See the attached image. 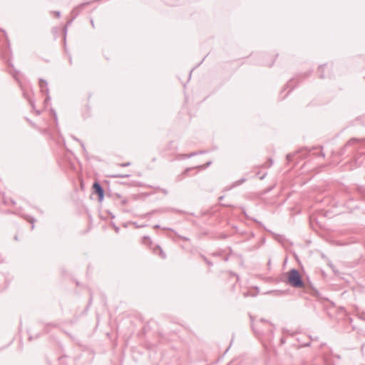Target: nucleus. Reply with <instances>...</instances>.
<instances>
[{
  "instance_id": "obj_1",
  "label": "nucleus",
  "mask_w": 365,
  "mask_h": 365,
  "mask_svg": "<svg viewBox=\"0 0 365 365\" xmlns=\"http://www.w3.org/2000/svg\"><path fill=\"white\" fill-rule=\"evenodd\" d=\"M250 317L253 332L260 339L264 346L267 349L268 344H270L274 339V325L263 318L255 322L254 317L252 315Z\"/></svg>"
},
{
  "instance_id": "obj_2",
  "label": "nucleus",
  "mask_w": 365,
  "mask_h": 365,
  "mask_svg": "<svg viewBox=\"0 0 365 365\" xmlns=\"http://www.w3.org/2000/svg\"><path fill=\"white\" fill-rule=\"evenodd\" d=\"M287 282L294 288H302L305 286V283L302 277L297 269H291L287 273Z\"/></svg>"
},
{
  "instance_id": "obj_3",
  "label": "nucleus",
  "mask_w": 365,
  "mask_h": 365,
  "mask_svg": "<svg viewBox=\"0 0 365 365\" xmlns=\"http://www.w3.org/2000/svg\"><path fill=\"white\" fill-rule=\"evenodd\" d=\"M93 192L98 195V201L101 202L105 197V192L103 186L99 182L96 181L93 184Z\"/></svg>"
},
{
  "instance_id": "obj_4",
  "label": "nucleus",
  "mask_w": 365,
  "mask_h": 365,
  "mask_svg": "<svg viewBox=\"0 0 365 365\" xmlns=\"http://www.w3.org/2000/svg\"><path fill=\"white\" fill-rule=\"evenodd\" d=\"M312 71H313L312 70H310V71H307V72H305V73H300V74L297 75L295 78H292V79H291V80L287 83V86H287V88H290L289 91H292V90L294 88V86H293V82H294V81H297V82H299V80H301V79H304V78H307L308 76H309L311 75V73H312Z\"/></svg>"
},
{
  "instance_id": "obj_5",
  "label": "nucleus",
  "mask_w": 365,
  "mask_h": 365,
  "mask_svg": "<svg viewBox=\"0 0 365 365\" xmlns=\"http://www.w3.org/2000/svg\"><path fill=\"white\" fill-rule=\"evenodd\" d=\"M305 286L302 288H304L305 291L314 297L319 296V292L314 287L313 284L308 279L307 282H304Z\"/></svg>"
},
{
  "instance_id": "obj_6",
  "label": "nucleus",
  "mask_w": 365,
  "mask_h": 365,
  "mask_svg": "<svg viewBox=\"0 0 365 365\" xmlns=\"http://www.w3.org/2000/svg\"><path fill=\"white\" fill-rule=\"evenodd\" d=\"M39 86L41 88V91L42 93L45 92L46 93V98H45V103L51 100V97H50V96L48 94L49 89L48 88V83H47V81L45 79L40 78L39 79Z\"/></svg>"
},
{
  "instance_id": "obj_7",
  "label": "nucleus",
  "mask_w": 365,
  "mask_h": 365,
  "mask_svg": "<svg viewBox=\"0 0 365 365\" xmlns=\"http://www.w3.org/2000/svg\"><path fill=\"white\" fill-rule=\"evenodd\" d=\"M90 4V2H86V3H83V4H79L78 6H77L76 7H75L72 11H71V15L73 16V19H75L78 16V14H80L81 11L86 6V5H88Z\"/></svg>"
},
{
  "instance_id": "obj_8",
  "label": "nucleus",
  "mask_w": 365,
  "mask_h": 365,
  "mask_svg": "<svg viewBox=\"0 0 365 365\" xmlns=\"http://www.w3.org/2000/svg\"><path fill=\"white\" fill-rule=\"evenodd\" d=\"M361 141L360 139L359 138H351L345 145L343 147V148L341 149V152H340V155H343L345 152V150L347 147H349V146H353L354 145H356V143H359V142Z\"/></svg>"
},
{
  "instance_id": "obj_9",
  "label": "nucleus",
  "mask_w": 365,
  "mask_h": 365,
  "mask_svg": "<svg viewBox=\"0 0 365 365\" xmlns=\"http://www.w3.org/2000/svg\"><path fill=\"white\" fill-rule=\"evenodd\" d=\"M179 212V213L183 212L182 210H179L175 208L170 207V208H166V209H163V210H153L152 212L147 213L146 215H152L155 212Z\"/></svg>"
},
{
  "instance_id": "obj_10",
  "label": "nucleus",
  "mask_w": 365,
  "mask_h": 365,
  "mask_svg": "<svg viewBox=\"0 0 365 365\" xmlns=\"http://www.w3.org/2000/svg\"><path fill=\"white\" fill-rule=\"evenodd\" d=\"M327 64H323V65H321L319 66V68H318V71L319 73V78H325L327 77H329L330 78L331 76L330 75H325L324 72V68L327 67Z\"/></svg>"
},
{
  "instance_id": "obj_11",
  "label": "nucleus",
  "mask_w": 365,
  "mask_h": 365,
  "mask_svg": "<svg viewBox=\"0 0 365 365\" xmlns=\"http://www.w3.org/2000/svg\"><path fill=\"white\" fill-rule=\"evenodd\" d=\"M154 252L156 255H158L161 257V258L165 259L166 257L165 253L163 252L162 248L159 245H156L155 248L154 249Z\"/></svg>"
},
{
  "instance_id": "obj_12",
  "label": "nucleus",
  "mask_w": 365,
  "mask_h": 365,
  "mask_svg": "<svg viewBox=\"0 0 365 365\" xmlns=\"http://www.w3.org/2000/svg\"><path fill=\"white\" fill-rule=\"evenodd\" d=\"M303 150H303V149H302V150H297V151H296V152H294V153L287 154V156H286V159H287V162H288V163L292 162V159H293V158H294V156L296 154H297V153H299L302 152Z\"/></svg>"
},
{
  "instance_id": "obj_13",
  "label": "nucleus",
  "mask_w": 365,
  "mask_h": 365,
  "mask_svg": "<svg viewBox=\"0 0 365 365\" xmlns=\"http://www.w3.org/2000/svg\"><path fill=\"white\" fill-rule=\"evenodd\" d=\"M73 20L74 19H73V17H72L70 20H68L67 21L66 24L65 25V26L63 28V34H64L63 39H64V41H66L67 31H68V26L72 24Z\"/></svg>"
},
{
  "instance_id": "obj_14",
  "label": "nucleus",
  "mask_w": 365,
  "mask_h": 365,
  "mask_svg": "<svg viewBox=\"0 0 365 365\" xmlns=\"http://www.w3.org/2000/svg\"><path fill=\"white\" fill-rule=\"evenodd\" d=\"M24 218L29 222L31 224V230H34V222L36 221V219L34 217L29 216V215H25Z\"/></svg>"
},
{
  "instance_id": "obj_15",
  "label": "nucleus",
  "mask_w": 365,
  "mask_h": 365,
  "mask_svg": "<svg viewBox=\"0 0 365 365\" xmlns=\"http://www.w3.org/2000/svg\"><path fill=\"white\" fill-rule=\"evenodd\" d=\"M205 151L204 150H200V151H198V152H192V153H190L189 154H187L186 155H185V157H187V158H190L192 157H194V156H196L199 154H203L205 153Z\"/></svg>"
},
{
  "instance_id": "obj_16",
  "label": "nucleus",
  "mask_w": 365,
  "mask_h": 365,
  "mask_svg": "<svg viewBox=\"0 0 365 365\" xmlns=\"http://www.w3.org/2000/svg\"><path fill=\"white\" fill-rule=\"evenodd\" d=\"M130 175L129 174H115L111 175L112 178H129Z\"/></svg>"
},
{
  "instance_id": "obj_17",
  "label": "nucleus",
  "mask_w": 365,
  "mask_h": 365,
  "mask_svg": "<svg viewBox=\"0 0 365 365\" xmlns=\"http://www.w3.org/2000/svg\"><path fill=\"white\" fill-rule=\"evenodd\" d=\"M168 150H173L176 151L178 150V146L173 145V142L170 141L168 145Z\"/></svg>"
},
{
  "instance_id": "obj_18",
  "label": "nucleus",
  "mask_w": 365,
  "mask_h": 365,
  "mask_svg": "<svg viewBox=\"0 0 365 365\" xmlns=\"http://www.w3.org/2000/svg\"><path fill=\"white\" fill-rule=\"evenodd\" d=\"M245 181H246V178H242L240 179L239 180H237L236 182H235L234 184L232 185V187L240 185L242 184L243 182H245Z\"/></svg>"
},
{
  "instance_id": "obj_19",
  "label": "nucleus",
  "mask_w": 365,
  "mask_h": 365,
  "mask_svg": "<svg viewBox=\"0 0 365 365\" xmlns=\"http://www.w3.org/2000/svg\"><path fill=\"white\" fill-rule=\"evenodd\" d=\"M211 163H212V162L209 161V162L206 163L205 165H198V166H196L195 168H200V169H205V168H208L211 165Z\"/></svg>"
},
{
  "instance_id": "obj_20",
  "label": "nucleus",
  "mask_w": 365,
  "mask_h": 365,
  "mask_svg": "<svg viewBox=\"0 0 365 365\" xmlns=\"http://www.w3.org/2000/svg\"><path fill=\"white\" fill-rule=\"evenodd\" d=\"M196 168L195 167H193V168H186L183 173H182V175H185V176H187L189 175V173L190 171H191L193 169H195Z\"/></svg>"
},
{
  "instance_id": "obj_21",
  "label": "nucleus",
  "mask_w": 365,
  "mask_h": 365,
  "mask_svg": "<svg viewBox=\"0 0 365 365\" xmlns=\"http://www.w3.org/2000/svg\"><path fill=\"white\" fill-rule=\"evenodd\" d=\"M187 154H178V155H176L175 159L178 160H183V159L187 158V157L185 156Z\"/></svg>"
},
{
  "instance_id": "obj_22",
  "label": "nucleus",
  "mask_w": 365,
  "mask_h": 365,
  "mask_svg": "<svg viewBox=\"0 0 365 365\" xmlns=\"http://www.w3.org/2000/svg\"><path fill=\"white\" fill-rule=\"evenodd\" d=\"M358 191L362 196H364V197H365V187H359L358 188Z\"/></svg>"
},
{
  "instance_id": "obj_23",
  "label": "nucleus",
  "mask_w": 365,
  "mask_h": 365,
  "mask_svg": "<svg viewBox=\"0 0 365 365\" xmlns=\"http://www.w3.org/2000/svg\"><path fill=\"white\" fill-rule=\"evenodd\" d=\"M48 327H55L56 325L55 324H48L47 325H46L45 327L43 328V333L44 334L48 332Z\"/></svg>"
},
{
  "instance_id": "obj_24",
  "label": "nucleus",
  "mask_w": 365,
  "mask_h": 365,
  "mask_svg": "<svg viewBox=\"0 0 365 365\" xmlns=\"http://www.w3.org/2000/svg\"><path fill=\"white\" fill-rule=\"evenodd\" d=\"M73 140H76V141H78V142H79V143H81V147H82V148H83V150L84 153H86V148H85V145H84L83 143V142H81L80 140H78L77 138H76V137H74V136H73Z\"/></svg>"
},
{
  "instance_id": "obj_25",
  "label": "nucleus",
  "mask_w": 365,
  "mask_h": 365,
  "mask_svg": "<svg viewBox=\"0 0 365 365\" xmlns=\"http://www.w3.org/2000/svg\"><path fill=\"white\" fill-rule=\"evenodd\" d=\"M51 112L53 116V118L56 121V123L57 124L58 123V118H57V114H56V112L53 110V109H51Z\"/></svg>"
},
{
  "instance_id": "obj_26",
  "label": "nucleus",
  "mask_w": 365,
  "mask_h": 365,
  "mask_svg": "<svg viewBox=\"0 0 365 365\" xmlns=\"http://www.w3.org/2000/svg\"><path fill=\"white\" fill-rule=\"evenodd\" d=\"M92 301H93V294H92V293H91V294H90L89 300H88V305H87V306H86V310H87V309L89 308L90 305H91V303H92Z\"/></svg>"
},
{
  "instance_id": "obj_27",
  "label": "nucleus",
  "mask_w": 365,
  "mask_h": 365,
  "mask_svg": "<svg viewBox=\"0 0 365 365\" xmlns=\"http://www.w3.org/2000/svg\"><path fill=\"white\" fill-rule=\"evenodd\" d=\"M111 225H112V227L114 228L115 232L116 233H118V232H119V231H120V227H118V226H117L114 222H112V223H111Z\"/></svg>"
},
{
  "instance_id": "obj_28",
  "label": "nucleus",
  "mask_w": 365,
  "mask_h": 365,
  "mask_svg": "<svg viewBox=\"0 0 365 365\" xmlns=\"http://www.w3.org/2000/svg\"><path fill=\"white\" fill-rule=\"evenodd\" d=\"M202 257L204 261L206 262V264H207L209 266H212V262H210L206 257H205L203 255Z\"/></svg>"
},
{
  "instance_id": "obj_29",
  "label": "nucleus",
  "mask_w": 365,
  "mask_h": 365,
  "mask_svg": "<svg viewBox=\"0 0 365 365\" xmlns=\"http://www.w3.org/2000/svg\"><path fill=\"white\" fill-rule=\"evenodd\" d=\"M143 242H144V243H146V242L151 243V240H150V238L148 236H144L143 237Z\"/></svg>"
},
{
  "instance_id": "obj_30",
  "label": "nucleus",
  "mask_w": 365,
  "mask_h": 365,
  "mask_svg": "<svg viewBox=\"0 0 365 365\" xmlns=\"http://www.w3.org/2000/svg\"><path fill=\"white\" fill-rule=\"evenodd\" d=\"M28 101H29L30 105L31 106V107L33 108H35L34 101L31 98H28Z\"/></svg>"
},
{
  "instance_id": "obj_31",
  "label": "nucleus",
  "mask_w": 365,
  "mask_h": 365,
  "mask_svg": "<svg viewBox=\"0 0 365 365\" xmlns=\"http://www.w3.org/2000/svg\"><path fill=\"white\" fill-rule=\"evenodd\" d=\"M40 335H41V334H37L34 336H33L32 335H30L29 339V340H32L33 339H37L38 337L40 336Z\"/></svg>"
},
{
  "instance_id": "obj_32",
  "label": "nucleus",
  "mask_w": 365,
  "mask_h": 365,
  "mask_svg": "<svg viewBox=\"0 0 365 365\" xmlns=\"http://www.w3.org/2000/svg\"><path fill=\"white\" fill-rule=\"evenodd\" d=\"M315 147H313L312 148H304V150H306V154H309L312 150H314Z\"/></svg>"
},
{
  "instance_id": "obj_33",
  "label": "nucleus",
  "mask_w": 365,
  "mask_h": 365,
  "mask_svg": "<svg viewBox=\"0 0 365 365\" xmlns=\"http://www.w3.org/2000/svg\"><path fill=\"white\" fill-rule=\"evenodd\" d=\"M53 13L56 15L57 18L61 16V12L59 11H53Z\"/></svg>"
},
{
  "instance_id": "obj_34",
  "label": "nucleus",
  "mask_w": 365,
  "mask_h": 365,
  "mask_svg": "<svg viewBox=\"0 0 365 365\" xmlns=\"http://www.w3.org/2000/svg\"><path fill=\"white\" fill-rule=\"evenodd\" d=\"M130 165V163L128 162V163H121V164L120 165V166H121V167H128V166H129Z\"/></svg>"
},
{
  "instance_id": "obj_35",
  "label": "nucleus",
  "mask_w": 365,
  "mask_h": 365,
  "mask_svg": "<svg viewBox=\"0 0 365 365\" xmlns=\"http://www.w3.org/2000/svg\"><path fill=\"white\" fill-rule=\"evenodd\" d=\"M241 210H242V212L243 213V215H244L246 217H248L247 214V212H246V210H245V207H241Z\"/></svg>"
},
{
  "instance_id": "obj_36",
  "label": "nucleus",
  "mask_w": 365,
  "mask_h": 365,
  "mask_svg": "<svg viewBox=\"0 0 365 365\" xmlns=\"http://www.w3.org/2000/svg\"><path fill=\"white\" fill-rule=\"evenodd\" d=\"M268 160H269V165H267V168H269V167H271V166H272V165L273 164V160H272V158H269Z\"/></svg>"
},
{
  "instance_id": "obj_37",
  "label": "nucleus",
  "mask_w": 365,
  "mask_h": 365,
  "mask_svg": "<svg viewBox=\"0 0 365 365\" xmlns=\"http://www.w3.org/2000/svg\"><path fill=\"white\" fill-rule=\"evenodd\" d=\"M180 238L182 239L184 241H188L189 239L186 237L180 236Z\"/></svg>"
},
{
  "instance_id": "obj_38",
  "label": "nucleus",
  "mask_w": 365,
  "mask_h": 365,
  "mask_svg": "<svg viewBox=\"0 0 365 365\" xmlns=\"http://www.w3.org/2000/svg\"><path fill=\"white\" fill-rule=\"evenodd\" d=\"M161 191L165 195H167L168 193V191L166 189H162Z\"/></svg>"
},
{
  "instance_id": "obj_39",
  "label": "nucleus",
  "mask_w": 365,
  "mask_h": 365,
  "mask_svg": "<svg viewBox=\"0 0 365 365\" xmlns=\"http://www.w3.org/2000/svg\"><path fill=\"white\" fill-rule=\"evenodd\" d=\"M220 237L221 239H225V238H227V235L226 234H222Z\"/></svg>"
},
{
  "instance_id": "obj_40",
  "label": "nucleus",
  "mask_w": 365,
  "mask_h": 365,
  "mask_svg": "<svg viewBox=\"0 0 365 365\" xmlns=\"http://www.w3.org/2000/svg\"><path fill=\"white\" fill-rule=\"evenodd\" d=\"M280 343H281V344H285V339H284V338H283V337H282V338H281V339H280Z\"/></svg>"
},
{
  "instance_id": "obj_41",
  "label": "nucleus",
  "mask_w": 365,
  "mask_h": 365,
  "mask_svg": "<svg viewBox=\"0 0 365 365\" xmlns=\"http://www.w3.org/2000/svg\"><path fill=\"white\" fill-rule=\"evenodd\" d=\"M310 345H311V343L308 342V343H306V344L302 345V346H309Z\"/></svg>"
},
{
  "instance_id": "obj_42",
  "label": "nucleus",
  "mask_w": 365,
  "mask_h": 365,
  "mask_svg": "<svg viewBox=\"0 0 365 365\" xmlns=\"http://www.w3.org/2000/svg\"><path fill=\"white\" fill-rule=\"evenodd\" d=\"M319 156H322L323 158L325 157V154L323 153V152H321L319 154Z\"/></svg>"
},
{
  "instance_id": "obj_43",
  "label": "nucleus",
  "mask_w": 365,
  "mask_h": 365,
  "mask_svg": "<svg viewBox=\"0 0 365 365\" xmlns=\"http://www.w3.org/2000/svg\"><path fill=\"white\" fill-rule=\"evenodd\" d=\"M127 202H128L127 200L124 199V200H122V204L123 205H125L127 203Z\"/></svg>"
},
{
  "instance_id": "obj_44",
  "label": "nucleus",
  "mask_w": 365,
  "mask_h": 365,
  "mask_svg": "<svg viewBox=\"0 0 365 365\" xmlns=\"http://www.w3.org/2000/svg\"><path fill=\"white\" fill-rule=\"evenodd\" d=\"M273 63H274V61H272V63H269V64L264 63V65H266V66H272L273 65Z\"/></svg>"
},
{
  "instance_id": "obj_45",
  "label": "nucleus",
  "mask_w": 365,
  "mask_h": 365,
  "mask_svg": "<svg viewBox=\"0 0 365 365\" xmlns=\"http://www.w3.org/2000/svg\"><path fill=\"white\" fill-rule=\"evenodd\" d=\"M228 259H229V257H228V256L225 257L223 258V260H224L225 262L228 261Z\"/></svg>"
},
{
  "instance_id": "obj_46",
  "label": "nucleus",
  "mask_w": 365,
  "mask_h": 365,
  "mask_svg": "<svg viewBox=\"0 0 365 365\" xmlns=\"http://www.w3.org/2000/svg\"><path fill=\"white\" fill-rule=\"evenodd\" d=\"M272 189V187H269V188L267 189V190L264 191V193H267V192H269Z\"/></svg>"
},
{
  "instance_id": "obj_47",
  "label": "nucleus",
  "mask_w": 365,
  "mask_h": 365,
  "mask_svg": "<svg viewBox=\"0 0 365 365\" xmlns=\"http://www.w3.org/2000/svg\"><path fill=\"white\" fill-rule=\"evenodd\" d=\"M334 356L338 359H341V356L339 355V354H335Z\"/></svg>"
},
{
  "instance_id": "obj_48",
  "label": "nucleus",
  "mask_w": 365,
  "mask_h": 365,
  "mask_svg": "<svg viewBox=\"0 0 365 365\" xmlns=\"http://www.w3.org/2000/svg\"><path fill=\"white\" fill-rule=\"evenodd\" d=\"M160 225H155L154 226V228H155V229H158V228H160Z\"/></svg>"
},
{
  "instance_id": "obj_49",
  "label": "nucleus",
  "mask_w": 365,
  "mask_h": 365,
  "mask_svg": "<svg viewBox=\"0 0 365 365\" xmlns=\"http://www.w3.org/2000/svg\"><path fill=\"white\" fill-rule=\"evenodd\" d=\"M223 199H224V196L223 195L219 197V200L220 201L223 200Z\"/></svg>"
},
{
  "instance_id": "obj_50",
  "label": "nucleus",
  "mask_w": 365,
  "mask_h": 365,
  "mask_svg": "<svg viewBox=\"0 0 365 365\" xmlns=\"http://www.w3.org/2000/svg\"><path fill=\"white\" fill-rule=\"evenodd\" d=\"M213 256H220V253L216 252L212 254Z\"/></svg>"
},
{
  "instance_id": "obj_51",
  "label": "nucleus",
  "mask_w": 365,
  "mask_h": 365,
  "mask_svg": "<svg viewBox=\"0 0 365 365\" xmlns=\"http://www.w3.org/2000/svg\"><path fill=\"white\" fill-rule=\"evenodd\" d=\"M221 205L225 206V207H230L231 206V205H227V204H221Z\"/></svg>"
},
{
  "instance_id": "obj_52",
  "label": "nucleus",
  "mask_w": 365,
  "mask_h": 365,
  "mask_svg": "<svg viewBox=\"0 0 365 365\" xmlns=\"http://www.w3.org/2000/svg\"><path fill=\"white\" fill-rule=\"evenodd\" d=\"M91 24L92 25V26L94 27V23H93V21L92 19H91Z\"/></svg>"
},
{
  "instance_id": "obj_53",
  "label": "nucleus",
  "mask_w": 365,
  "mask_h": 365,
  "mask_svg": "<svg viewBox=\"0 0 365 365\" xmlns=\"http://www.w3.org/2000/svg\"><path fill=\"white\" fill-rule=\"evenodd\" d=\"M69 63L70 64H72V58L71 56H69Z\"/></svg>"
},
{
  "instance_id": "obj_54",
  "label": "nucleus",
  "mask_w": 365,
  "mask_h": 365,
  "mask_svg": "<svg viewBox=\"0 0 365 365\" xmlns=\"http://www.w3.org/2000/svg\"><path fill=\"white\" fill-rule=\"evenodd\" d=\"M66 334L68 335L70 337L73 338V336L67 331H65Z\"/></svg>"
},
{
  "instance_id": "obj_55",
  "label": "nucleus",
  "mask_w": 365,
  "mask_h": 365,
  "mask_svg": "<svg viewBox=\"0 0 365 365\" xmlns=\"http://www.w3.org/2000/svg\"><path fill=\"white\" fill-rule=\"evenodd\" d=\"M265 175H266V174H264L262 177H260V179H261V180L264 179V177H265Z\"/></svg>"
},
{
  "instance_id": "obj_56",
  "label": "nucleus",
  "mask_w": 365,
  "mask_h": 365,
  "mask_svg": "<svg viewBox=\"0 0 365 365\" xmlns=\"http://www.w3.org/2000/svg\"><path fill=\"white\" fill-rule=\"evenodd\" d=\"M14 240H16V241L19 240V239H18V236H17V235H15V236H14Z\"/></svg>"
},
{
  "instance_id": "obj_57",
  "label": "nucleus",
  "mask_w": 365,
  "mask_h": 365,
  "mask_svg": "<svg viewBox=\"0 0 365 365\" xmlns=\"http://www.w3.org/2000/svg\"><path fill=\"white\" fill-rule=\"evenodd\" d=\"M11 204H12V205H15V204H16L15 201H14V200H11Z\"/></svg>"
},
{
  "instance_id": "obj_58",
  "label": "nucleus",
  "mask_w": 365,
  "mask_h": 365,
  "mask_svg": "<svg viewBox=\"0 0 365 365\" xmlns=\"http://www.w3.org/2000/svg\"><path fill=\"white\" fill-rule=\"evenodd\" d=\"M327 365H334V364H331V363H329V362L327 361Z\"/></svg>"
},
{
  "instance_id": "obj_59",
  "label": "nucleus",
  "mask_w": 365,
  "mask_h": 365,
  "mask_svg": "<svg viewBox=\"0 0 365 365\" xmlns=\"http://www.w3.org/2000/svg\"><path fill=\"white\" fill-rule=\"evenodd\" d=\"M192 70H191V71H190L189 78H190L191 74H192Z\"/></svg>"
},
{
  "instance_id": "obj_60",
  "label": "nucleus",
  "mask_w": 365,
  "mask_h": 365,
  "mask_svg": "<svg viewBox=\"0 0 365 365\" xmlns=\"http://www.w3.org/2000/svg\"><path fill=\"white\" fill-rule=\"evenodd\" d=\"M163 229L164 230H172L173 231L172 228H165V227H164Z\"/></svg>"
},
{
  "instance_id": "obj_61",
  "label": "nucleus",
  "mask_w": 365,
  "mask_h": 365,
  "mask_svg": "<svg viewBox=\"0 0 365 365\" xmlns=\"http://www.w3.org/2000/svg\"><path fill=\"white\" fill-rule=\"evenodd\" d=\"M283 332H284V333H285V332H288V331H287V330H286V329H283Z\"/></svg>"
},
{
  "instance_id": "obj_62",
  "label": "nucleus",
  "mask_w": 365,
  "mask_h": 365,
  "mask_svg": "<svg viewBox=\"0 0 365 365\" xmlns=\"http://www.w3.org/2000/svg\"><path fill=\"white\" fill-rule=\"evenodd\" d=\"M24 96L25 98H27L25 92H24Z\"/></svg>"
},
{
  "instance_id": "obj_63",
  "label": "nucleus",
  "mask_w": 365,
  "mask_h": 365,
  "mask_svg": "<svg viewBox=\"0 0 365 365\" xmlns=\"http://www.w3.org/2000/svg\"><path fill=\"white\" fill-rule=\"evenodd\" d=\"M36 113H37V114H38V115H39V114H40L39 110H36Z\"/></svg>"
},
{
  "instance_id": "obj_64",
  "label": "nucleus",
  "mask_w": 365,
  "mask_h": 365,
  "mask_svg": "<svg viewBox=\"0 0 365 365\" xmlns=\"http://www.w3.org/2000/svg\"><path fill=\"white\" fill-rule=\"evenodd\" d=\"M133 224L135 225V226H136L137 227H138V226L137 225L136 222H134Z\"/></svg>"
}]
</instances>
